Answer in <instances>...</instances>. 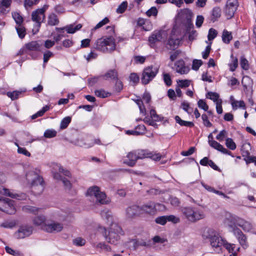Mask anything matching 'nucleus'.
Listing matches in <instances>:
<instances>
[{
	"label": "nucleus",
	"mask_w": 256,
	"mask_h": 256,
	"mask_svg": "<svg viewBox=\"0 0 256 256\" xmlns=\"http://www.w3.org/2000/svg\"><path fill=\"white\" fill-rule=\"evenodd\" d=\"M201 236L204 240H208L214 251L218 254L222 252L225 240L214 229L206 227L202 229Z\"/></svg>",
	"instance_id": "nucleus-1"
},
{
	"label": "nucleus",
	"mask_w": 256,
	"mask_h": 256,
	"mask_svg": "<svg viewBox=\"0 0 256 256\" xmlns=\"http://www.w3.org/2000/svg\"><path fill=\"white\" fill-rule=\"evenodd\" d=\"M224 224L228 230L232 225L240 227L244 232L256 234V226L254 224L236 215L228 214L224 220Z\"/></svg>",
	"instance_id": "nucleus-2"
},
{
	"label": "nucleus",
	"mask_w": 256,
	"mask_h": 256,
	"mask_svg": "<svg viewBox=\"0 0 256 256\" xmlns=\"http://www.w3.org/2000/svg\"><path fill=\"white\" fill-rule=\"evenodd\" d=\"M100 229L108 242L114 245L120 243L121 236L124 234V232L118 224L112 222L108 231L104 228L100 227Z\"/></svg>",
	"instance_id": "nucleus-3"
},
{
	"label": "nucleus",
	"mask_w": 256,
	"mask_h": 256,
	"mask_svg": "<svg viewBox=\"0 0 256 256\" xmlns=\"http://www.w3.org/2000/svg\"><path fill=\"white\" fill-rule=\"evenodd\" d=\"M192 12L188 8L180 10L176 16L175 25L182 24L186 28L185 36H188V38H191V26H192Z\"/></svg>",
	"instance_id": "nucleus-4"
},
{
	"label": "nucleus",
	"mask_w": 256,
	"mask_h": 256,
	"mask_svg": "<svg viewBox=\"0 0 256 256\" xmlns=\"http://www.w3.org/2000/svg\"><path fill=\"white\" fill-rule=\"evenodd\" d=\"M26 180L30 184L32 192L36 194L42 192L44 189L43 180L34 172H29L26 174Z\"/></svg>",
	"instance_id": "nucleus-5"
},
{
	"label": "nucleus",
	"mask_w": 256,
	"mask_h": 256,
	"mask_svg": "<svg viewBox=\"0 0 256 256\" xmlns=\"http://www.w3.org/2000/svg\"><path fill=\"white\" fill-rule=\"evenodd\" d=\"M116 44L112 36L98 39L96 44V48L102 52H111L116 50Z\"/></svg>",
	"instance_id": "nucleus-6"
},
{
	"label": "nucleus",
	"mask_w": 256,
	"mask_h": 256,
	"mask_svg": "<svg viewBox=\"0 0 256 256\" xmlns=\"http://www.w3.org/2000/svg\"><path fill=\"white\" fill-rule=\"evenodd\" d=\"M86 196L96 198V202L102 204H106L110 202V199L107 198L106 194L102 192L100 188L92 186L89 188L86 192Z\"/></svg>",
	"instance_id": "nucleus-7"
},
{
	"label": "nucleus",
	"mask_w": 256,
	"mask_h": 256,
	"mask_svg": "<svg viewBox=\"0 0 256 256\" xmlns=\"http://www.w3.org/2000/svg\"><path fill=\"white\" fill-rule=\"evenodd\" d=\"M180 30L178 26L174 25L171 30L168 40L166 41V46L168 49L174 50L180 45Z\"/></svg>",
	"instance_id": "nucleus-8"
},
{
	"label": "nucleus",
	"mask_w": 256,
	"mask_h": 256,
	"mask_svg": "<svg viewBox=\"0 0 256 256\" xmlns=\"http://www.w3.org/2000/svg\"><path fill=\"white\" fill-rule=\"evenodd\" d=\"M47 6H44L32 12V20L36 23L32 30L34 34H37L39 31L41 24L45 18L44 12Z\"/></svg>",
	"instance_id": "nucleus-9"
},
{
	"label": "nucleus",
	"mask_w": 256,
	"mask_h": 256,
	"mask_svg": "<svg viewBox=\"0 0 256 256\" xmlns=\"http://www.w3.org/2000/svg\"><path fill=\"white\" fill-rule=\"evenodd\" d=\"M228 230L235 236L240 244L244 249L246 250L248 247L247 236L240 228L231 225L230 230Z\"/></svg>",
	"instance_id": "nucleus-10"
},
{
	"label": "nucleus",
	"mask_w": 256,
	"mask_h": 256,
	"mask_svg": "<svg viewBox=\"0 0 256 256\" xmlns=\"http://www.w3.org/2000/svg\"><path fill=\"white\" fill-rule=\"evenodd\" d=\"M159 67L158 66H152L145 68L143 71L142 82L143 84H148L156 75Z\"/></svg>",
	"instance_id": "nucleus-11"
},
{
	"label": "nucleus",
	"mask_w": 256,
	"mask_h": 256,
	"mask_svg": "<svg viewBox=\"0 0 256 256\" xmlns=\"http://www.w3.org/2000/svg\"><path fill=\"white\" fill-rule=\"evenodd\" d=\"M14 202L9 198L0 199V210L10 214H14L16 211Z\"/></svg>",
	"instance_id": "nucleus-12"
},
{
	"label": "nucleus",
	"mask_w": 256,
	"mask_h": 256,
	"mask_svg": "<svg viewBox=\"0 0 256 256\" xmlns=\"http://www.w3.org/2000/svg\"><path fill=\"white\" fill-rule=\"evenodd\" d=\"M44 230L50 233H57L61 232L64 228L63 224L57 221H48L46 225L44 226Z\"/></svg>",
	"instance_id": "nucleus-13"
},
{
	"label": "nucleus",
	"mask_w": 256,
	"mask_h": 256,
	"mask_svg": "<svg viewBox=\"0 0 256 256\" xmlns=\"http://www.w3.org/2000/svg\"><path fill=\"white\" fill-rule=\"evenodd\" d=\"M238 6V0H228L225 8V14L228 18H232Z\"/></svg>",
	"instance_id": "nucleus-14"
},
{
	"label": "nucleus",
	"mask_w": 256,
	"mask_h": 256,
	"mask_svg": "<svg viewBox=\"0 0 256 256\" xmlns=\"http://www.w3.org/2000/svg\"><path fill=\"white\" fill-rule=\"evenodd\" d=\"M33 231V228L31 226H22L14 233V236L18 239L24 238L30 236Z\"/></svg>",
	"instance_id": "nucleus-15"
},
{
	"label": "nucleus",
	"mask_w": 256,
	"mask_h": 256,
	"mask_svg": "<svg viewBox=\"0 0 256 256\" xmlns=\"http://www.w3.org/2000/svg\"><path fill=\"white\" fill-rule=\"evenodd\" d=\"M208 142L209 145L212 148L220 152L223 154H228L231 156L232 157H234V156L232 155L230 152L227 150L222 144L214 140V137L212 134H210L208 136Z\"/></svg>",
	"instance_id": "nucleus-16"
},
{
	"label": "nucleus",
	"mask_w": 256,
	"mask_h": 256,
	"mask_svg": "<svg viewBox=\"0 0 256 256\" xmlns=\"http://www.w3.org/2000/svg\"><path fill=\"white\" fill-rule=\"evenodd\" d=\"M150 100V96L148 93H144L142 100H136V102L138 105L140 114L145 116L146 114V109L144 104H148Z\"/></svg>",
	"instance_id": "nucleus-17"
},
{
	"label": "nucleus",
	"mask_w": 256,
	"mask_h": 256,
	"mask_svg": "<svg viewBox=\"0 0 256 256\" xmlns=\"http://www.w3.org/2000/svg\"><path fill=\"white\" fill-rule=\"evenodd\" d=\"M173 68L180 74H187L190 71L189 66H186L184 61L178 60L174 63Z\"/></svg>",
	"instance_id": "nucleus-18"
},
{
	"label": "nucleus",
	"mask_w": 256,
	"mask_h": 256,
	"mask_svg": "<svg viewBox=\"0 0 256 256\" xmlns=\"http://www.w3.org/2000/svg\"><path fill=\"white\" fill-rule=\"evenodd\" d=\"M137 160L134 150L128 152L126 155L122 158V162L130 167L135 166Z\"/></svg>",
	"instance_id": "nucleus-19"
},
{
	"label": "nucleus",
	"mask_w": 256,
	"mask_h": 256,
	"mask_svg": "<svg viewBox=\"0 0 256 256\" xmlns=\"http://www.w3.org/2000/svg\"><path fill=\"white\" fill-rule=\"evenodd\" d=\"M167 36V33L166 31H159L152 34L149 37V42L152 44L156 43L158 42H164L166 40Z\"/></svg>",
	"instance_id": "nucleus-20"
},
{
	"label": "nucleus",
	"mask_w": 256,
	"mask_h": 256,
	"mask_svg": "<svg viewBox=\"0 0 256 256\" xmlns=\"http://www.w3.org/2000/svg\"><path fill=\"white\" fill-rule=\"evenodd\" d=\"M140 213L154 214L156 212L155 203L148 202L140 206Z\"/></svg>",
	"instance_id": "nucleus-21"
},
{
	"label": "nucleus",
	"mask_w": 256,
	"mask_h": 256,
	"mask_svg": "<svg viewBox=\"0 0 256 256\" xmlns=\"http://www.w3.org/2000/svg\"><path fill=\"white\" fill-rule=\"evenodd\" d=\"M0 194L18 200H23L26 197L25 194L20 196L17 194L11 192L9 190L4 188L1 186H0Z\"/></svg>",
	"instance_id": "nucleus-22"
},
{
	"label": "nucleus",
	"mask_w": 256,
	"mask_h": 256,
	"mask_svg": "<svg viewBox=\"0 0 256 256\" xmlns=\"http://www.w3.org/2000/svg\"><path fill=\"white\" fill-rule=\"evenodd\" d=\"M230 100L233 110H236L238 108H242L244 110L246 108L244 102L243 100L238 101L236 100L233 96H230Z\"/></svg>",
	"instance_id": "nucleus-23"
},
{
	"label": "nucleus",
	"mask_w": 256,
	"mask_h": 256,
	"mask_svg": "<svg viewBox=\"0 0 256 256\" xmlns=\"http://www.w3.org/2000/svg\"><path fill=\"white\" fill-rule=\"evenodd\" d=\"M93 246L98 250L100 252H110L112 250L111 246L104 242H98L94 244Z\"/></svg>",
	"instance_id": "nucleus-24"
},
{
	"label": "nucleus",
	"mask_w": 256,
	"mask_h": 256,
	"mask_svg": "<svg viewBox=\"0 0 256 256\" xmlns=\"http://www.w3.org/2000/svg\"><path fill=\"white\" fill-rule=\"evenodd\" d=\"M204 208L202 207L194 208L193 210V221L198 220L204 218Z\"/></svg>",
	"instance_id": "nucleus-25"
},
{
	"label": "nucleus",
	"mask_w": 256,
	"mask_h": 256,
	"mask_svg": "<svg viewBox=\"0 0 256 256\" xmlns=\"http://www.w3.org/2000/svg\"><path fill=\"white\" fill-rule=\"evenodd\" d=\"M128 217L133 218L140 214V208L139 206H134L128 208L126 210Z\"/></svg>",
	"instance_id": "nucleus-26"
},
{
	"label": "nucleus",
	"mask_w": 256,
	"mask_h": 256,
	"mask_svg": "<svg viewBox=\"0 0 256 256\" xmlns=\"http://www.w3.org/2000/svg\"><path fill=\"white\" fill-rule=\"evenodd\" d=\"M12 0H0V13L5 14L10 11Z\"/></svg>",
	"instance_id": "nucleus-27"
},
{
	"label": "nucleus",
	"mask_w": 256,
	"mask_h": 256,
	"mask_svg": "<svg viewBox=\"0 0 256 256\" xmlns=\"http://www.w3.org/2000/svg\"><path fill=\"white\" fill-rule=\"evenodd\" d=\"M58 168V172H54L53 174L54 178L57 180H62V177L60 175V174H63L64 175H65L66 176H70V173L69 171L66 170L62 168L57 166Z\"/></svg>",
	"instance_id": "nucleus-28"
},
{
	"label": "nucleus",
	"mask_w": 256,
	"mask_h": 256,
	"mask_svg": "<svg viewBox=\"0 0 256 256\" xmlns=\"http://www.w3.org/2000/svg\"><path fill=\"white\" fill-rule=\"evenodd\" d=\"M34 224L40 226L42 230H44V226L46 225L47 222L44 216H36L33 220Z\"/></svg>",
	"instance_id": "nucleus-29"
},
{
	"label": "nucleus",
	"mask_w": 256,
	"mask_h": 256,
	"mask_svg": "<svg viewBox=\"0 0 256 256\" xmlns=\"http://www.w3.org/2000/svg\"><path fill=\"white\" fill-rule=\"evenodd\" d=\"M26 48L30 52H38L40 50V45L36 41H32L26 44Z\"/></svg>",
	"instance_id": "nucleus-30"
},
{
	"label": "nucleus",
	"mask_w": 256,
	"mask_h": 256,
	"mask_svg": "<svg viewBox=\"0 0 256 256\" xmlns=\"http://www.w3.org/2000/svg\"><path fill=\"white\" fill-rule=\"evenodd\" d=\"M136 155L137 160L142 159L150 156V153L148 150H134Z\"/></svg>",
	"instance_id": "nucleus-31"
},
{
	"label": "nucleus",
	"mask_w": 256,
	"mask_h": 256,
	"mask_svg": "<svg viewBox=\"0 0 256 256\" xmlns=\"http://www.w3.org/2000/svg\"><path fill=\"white\" fill-rule=\"evenodd\" d=\"M232 39V36L231 32L226 30H224L222 34V40L225 44H229Z\"/></svg>",
	"instance_id": "nucleus-32"
},
{
	"label": "nucleus",
	"mask_w": 256,
	"mask_h": 256,
	"mask_svg": "<svg viewBox=\"0 0 256 256\" xmlns=\"http://www.w3.org/2000/svg\"><path fill=\"white\" fill-rule=\"evenodd\" d=\"M221 9L219 7H215L213 8L212 12L211 20L214 22L217 20L221 16Z\"/></svg>",
	"instance_id": "nucleus-33"
},
{
	"label": "nucleus",
	"mask_w": 256,
	"mask_h": 256,
	"mask_svg": "<svg viewBox=\"0 0 256 256\" xmlns=\"http://www.w3.org/2000/svg\"><path fill=\"white\" fill-rule=\"evenodd\" d=\"M82 27V25L80 24L76 26L70 24L66 26V30L68 34H74L76 32L80 29Z\"/></svg>",
	"instance_id": "nucleus-34"
},
{
	"label": "nucleus",
	"mask_w": 256,
	"mask_h": 256,
	"mask_svg": "<svg viewBox=\"0 0 256 256\" xmlns=\"http://www.w3.org/2000/svg\"><path fill=\"white\" fill-rule=\"evenodd\" d=\"M228 252H229L234 253L235 252H238L240 250V248L236 246L234 244H231L229 243H227L225 241V244L223 246Z\"/></svg>",
	"instance_id": "nucleus-35"
},
{
	"label": "nucleus",
	"mask_w": 256,
	"mask_h": 256,
	"mask_svg": "<svg viewBox=\"0 0 256 256\" xmlns=\"http://www.w3.org/2000/svg\"><path fill=\"white\" fill-rule=\"evenodd\" d=\"M146 16L148 17L156 18L158 14V10L156 6H152L146 12Z\"/></svg>",
	"instance_id": "nucleus-36"
},
{
	"label": "nucleus",
	"mask_w": 256,
	"mask_h": 256,
	"mask_svg": "<svg viewBox=\"0 0 256 256\" xmlns=\"http://www.w3.org/2000/svg\"><path fill=\"white\" fill-rule=\"evenodd\" d=\"M16 224V222L14 220H6L0 224L1 227L7 228H12L15 226Z\"/></svg>",
	"instance_id": "nucleus-37"
},
{
	"label": "nucleus",
	"mask_w": 256,
	"mask_h": 256,
	"mask_svg": "<svg viewBox=\"0 0 256 256\" xmlns=\"http://www.w3.org/2000/svg\"><path fill=\"white\" fill-rule=\"evenodd\" d=\"M231 62L229 64L230 70L232 72L236 70L238 66V60L236 58H234L233 54L231 55Z\"/></svg>",
	"instance_id": "nucleus-38"
},
{
	"label": "nucleus",
	"mask_w": 256,
	"mask_h": 256,
	"mask_svg": "<svg viewBox=\"0 0 256 256\" xmlns=\"http://www.w3.org/2000/svg\"><path fill=\"white\" fill-rule=\"evenodd\" d=\"M23 92H24V91H23ZM22 92V91L18 90H15L12 92H8L6 93V95L8 97L10 98L12 100H14L18 99Z\"/></svg>",
	"instance_id": "nucleus-39"
},
{
	"label": "nucleus",
	"mask_w": 256,
	"mask_h": 256,
	"mask_svg": "<svg viewBox=\"0 0 256 256\" xmlns=\"http://www.w3.org/2000/svg\"><path fill=\"white\" fill-rule=\"evenodd\" d=\"M182 212L184 217L188 220L192 218V209L191 208L185 207L182 208Z\"/></svg>",
	"instance_id": "nucleus-40"
},
{
	"label": "nucleus",
	"mask_w": 256,
	"mask_h": 256,
	"mask_svg": "<svg viewBox=\"0 0 256 256\" xmlns=\"http://www.w3.org/2000/svg\"><path fill=\"white\" fill-rule=\"evenodd\" d=\"M50 109V106H44L42 110L38 112L36 114H33L31 118L32 119L34 120L39 116H41L44 115V114L48 111Z\"/></svg>",
	"instance_id": "nucleus-41"
},
{
	"label": "nucleus",
	"mask_w": 256,
	"mask_h": 256,
	"mask_svg": "<svg viewBox=\"0 0 256 256\" xmlns=\"http://www.w3.org/2000/svg\"><path fill=\"white\" fill-rule=\"evenodd\" d=\"M72 120V118L70 116H66L64 118L60 124V129L64 130L66 128Z\"/></svg>",
	"instance_id": "nucleus-42"
},
{
	"label": "nucleus",
	"mask_w": 256,
	"mask_h": 256,
	"mask_svg": "<svg viewBox=\"0 0 256 256\" xmlns=\"http://www.w3.org/2000/svg\"><path fill=\"white\" fill-rule=\"evenodd\" d=\"M101 216L104 218H106L108 220V222H112V217L111 212L107 210H104L101 212Z\"/></svg>",
	"instance_id": "nucleus-43"
},
{
	"label": "nucleus",
	"mask_w": 256,
	"mask_h": 256,
	"mask_svg": "<svg viewBox=\"0 0 256 256\" xmlns=\"http://www.w3.org/2000/svg\"><path fill=\"white\" fill-rule=\"evenodd\" d=\"M206 97L213 100L215 104H216L219 100H222L221 99L219 98V94L216 92H208Z\"/></svg>",
	"instance_id": "nucleus-44"
},
{
	"label": "nucleus",
	"mask_w": 256,
	"mask_h": 256,
	"mask_svg": "<svg viewBox=\"0 0 256 256\" xmlns=\"http://www.w3.org/2000/svg\"><path fill=\"white\" fill-rule=\"evenodd\" d=\"M59 21L54 14H52L48 16V24L50 26H55L58 24Z\"/></svg>",
	"instance_id": "nucleus-45"
},
{
	"label": "nucleus",
	"mask_w": 256,
	"mask_h": 256,
	"mask_svg": "<svg viewBox=\"0 0 256 256\" xmlns=\"http://www.w3.org/2000/svg\"><path fill=\"white\" fill-rule=\"evenodd\" d=\"M118 74L117 72L114 70H108L104 76L105 79L108 80V78L114 79L117 78Z\"/></svg>",
	"instance_id": "nucleus-46"
},
{
	"label": "nucleus",
	"mask_w": 256,
	"mask_h": 256,
	"mask_svg": "<svg viewBox=\"0 0 256 256\" xmlns=\"http://www.w3.org/2000/svg\"><path fill=\"white\" fill-rule=\"evenodd\" d=\"M72 242L76 246H82L86 244V240L82 238L78 237L73 240Z\"/></svg>",
	"instance_id": "nucleus-47"
},
{
	"label": "nucleus",
	"mask_w": 256,
	"mask_h": 256,
	"mask_svg": "<svg viewBox=\"0 0 256 256\" xmlns=\"http://www.w3.org/2000/svg\"><path fill=\"white\" fill-rule=\"evenodd\" d=\"M240 64L241 68L244 70H248L249 68V63L248 60L243 56L240 58Z\"/></svg>",
	"instance_id": "nucleus-48"
},
{
	"label": "nucleus",
	"mask_w": 256,
	"mask_h": 256,
	"mask_svg": "<svg viewBox=\"0 0 256 256\" xmlns=\"http://www.w3.org/2000/svg\"><path fill=\"white\" fill-rule=\"evenodd\" d=\"M57 132L53 129L46 130L44 132V136L46 138H52L56 136Z\"/></svg>",
	"instance_id": "nucleus-49"
},
{
	"label": "nucleus",
	"mask_w": 256,
	"mask_h": 256,
	"mask_svg": "<svg viewBox=\"0 0 256 256\" xmlns=\"http://www.w3.org/2000/svg\"><path fill=\"white\" fill-rule=\"evenodd\" d=\"M226 145L228 148L231 150H234L236 148L235 142L230 138H227L226 139Z\"/></svg>",
	"instance_id": "nucleus-50"
},
{
	"label": "nucleus",
	"mask_w": 256,
	"mask_h": 256,
	"mask_svg": "<svg viewBox=\"0 0 256 256\" xmlns=\"http://www.w3.org/2000/svg\"><path fill=\"white\" fill-rule=\"evenodd\" d=\"M95 94L101 98H105L110 96V94L102 89L96 90L94 92Z\"/></svg>",
	"instance_id": "nucleus-51"
},
{
	"label": "nucleus",
	"mask_w": 256,
	"mask_h": 256,
	"mask_svg": "<svg viewBox=\"0 0 256 256\" xmlns=\"http://www.w3.org/2000/svg\"><path fill=\"white\" fill-rule=\"evenodd\" d=\"M12 16L16 22L18 24H21L23 22V18L20 14L17 12L12 13Z\"/></svg>",
	"instance_id": "nucleus-52"
},
{
	"label": "nucleus",
	"mask_w": 256,
	"mask_h": 256,
	"mask_svg": "<svg viewBox=\"0 0 256 256\" xmlns=\"http://www.w3.org/2000/svg\"><path fill=\"white\" fill-rule=\"evenodd\" d=\"M178 84L181 88H185L188 87L191 83L190 80H178L177 81Z\"/></svg>",
	"instance_id": "nucleus-53"
},
{
	"label": "nucleus",
	"mask_w": 256,
	"mask_h": 256,
	"mask_svg": "<svg viewBox=\"0 0 256 256\" xmlns=\"http://www.w3.org/2000/svg\"><path fill=\"white\" fill-rule=\"evenodd\" d=\"M217 34H218L217 31L213 28H210L208 32V40L210 42L213 40L216 36Z\"/></svg>",
	"instance_id": "nucleus-54"
},
{
	"label": "nucleus",
	"mask_w": 256,
	"mask_h": 256,
	"mask_svg": "<svg viewBox=\"0 0 256 256\" xmlns=\"http://www.w3.org/2000/svg\"><path fill=\"white\" fill-rule=\"evenodd\" d=\"M23 210L26 212L33 214H37L38 212L39 208L32 206H24L22 208Z\"/></svg>",
	"instance_id": "nucleus-55"
},
{
	"label": "nucleus",
	"mask_w": 256,
	"mask_h": 256,
	"mask_svg": "<svg viewBox=\"0 0 256 256\" xmlns=\"http://www.w3.org/2000/svg\"><path fill=\"white\" fill-rule=\"evenodd\" d=\"M175 120L177 123L182 126H190L192 124L191 122L182 120L178 116H175Z\"/></svg>",
	"instance_id": "nucleus-56"
},
{
	"label": "nucleus",
	"mask_w": 256,
	"mask_h": 256,
	"mask_svg": "<svg viewBox=\"0 0 256 256\" xmlns=\"http://www.w3.org/2000/svg\"><path fill=\"white\" fill-rule=\"evenodd\" d=\"M16 30L20 38H23L25 36V28L21 24H18V26L16 27Z\"/></svg>",
	"instance_id": "nucleus-57"
},
{
	"label": "nucleus",
	"mask_w": 256,
	"mask_h": 256,
	"mask_svg": "<svg viewBox=\"0 0 256 256\" xmlns=\"http://www.w3.org/2000/svg\"><path fill=\"white\" fill-rule=\"evenodd\" d=\"M128 6V2H123L117 8L116 12L118 14H122L124 12Z\"/></svg>",
	"instance_id": "nucleus-58"
},
{
	"label": "nucleus",
	"mask_w": 256,
	"mask_h": 256,
	"mask_svg": "<svg viewBox=\"0 0 256 256\" xmlns=\"http://www.w3.org/2000/svg\"><path fill=\"white\" fill-rule=\"evenodd\" d=\"M110 20L108 18H104L100 22L92 29L93 30H96V29H98L102 26L106 25V24H108Z\"/></svg>",
	"instance_id": "nucleus-59"
},
{
	"label": "nucleus",
	"mask_w": 256,
	"mask_h": 256,
	"mask_svg": "<svg viewBox=\"0 0 256 256\" xmlns=\"http://www.w3.org/2000/svg\"><path fill=\"white\" fill-rule=\"evenodd\" d=\"M228 136V132L226 130H222L216 136V139L220 142L222 141Z\"/></svg>",
	"instance_id": "nucleus-60"
},
{
	"label": "nucleus",
	"mask_w": 256,
	"mask_h": 256,
	"mask_svg": "<svg viewBox=\"0 0 256 256\" xmlns=\"http://www.w3.org/2000/svg\"><path fill=\"white\" fill-rule=\"evenodd\" d=\"M166 218L167 221L172 222L174 224H177L180 222V218L174 215L167 216Z\"/></svg>",
	"instance_id": "nucleus-61"
},
{
	"label": "nucleus",
	"mask_w": 256,
	"mask_h": 256,
	"mask_svg": "<svg viewBox=\"0 0 256 256\" xmlns=\"http://www.w3.org/2000/svg\"><path fill=\"white\" fill-rule=\"evenodd\" d=\"M204 17L202 15H198L197 16L196 20V26L197 28H200L202 26V24L204 22Z\"/></svg>",
	"instance_id": "nucleus-62"
},
{
	"label": "nucleus",
	"mask_w": 256,
	"mask_h": 256,
	"mask_svg": "<svg viewBox=\"0 0 256 256\" xmlns=\"http://www.w3.org/2000/svg\"><path fill=\"white\" fill-rule=\"evenodd\" d=\"M198 104L200 108L204 110V111H208V106L206 102L202 100H200L198 101Z\"/></svg>",
	"instance_id": "nucleus-63"
},
{
	"label": "nucleus",
	"mask_w": 256,
	"mask_h": 256,
	"mask_svg": "<svg viewBox=\"0 0 256 256\" xmlns=\"http://www.w3.org/2000/svg\"><path fill=\"white\" fill-rule=\"evenodd\" d=\"M202 118L203 121V124L206 126L211 127L212 126V124L208 120V116L206 114H202Z\"/></svg>",
	"instance_id": "nucleus-64"
}]
</instances>
